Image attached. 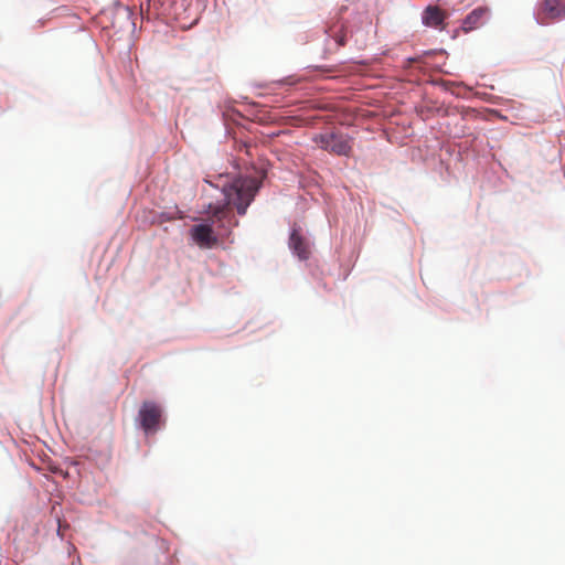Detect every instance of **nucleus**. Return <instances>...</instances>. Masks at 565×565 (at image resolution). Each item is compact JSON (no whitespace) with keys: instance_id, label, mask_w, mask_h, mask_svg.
Returning a JSON list of instances; mask_svg holds the SVG:
<instances>
[{"instance_id":"nucleus-1","label":"nucleus","mask_w":565,"mask_h":565,"mask_svg":"<svg viewBox=\"0 0 565 565\" xmlns=\"http://www.w3.org/2000/svg\"><path fill=\"white\" fill-rule=\"evenodd\" d=\"M259 182L254 178H237L231 184H223V203H209L204 214L209 215L207 222L191 227L190 236L202 249H212L220 242L231 237V230L238 225L231 213V205L235 206L238 215H244L250 205Z\"/></svg>"},{"instance_id":"nucleus-2","label":"nucleus","mask_w":565,"mask_h":565,"mask_svg":"<svg viewBox=\"0 0 565 565\" xmlns=\"http://www.w3.org/2000/svg\"><path fill=\"white\" fill-rule=\"evenodd\" d=\"M536 22L548 25L565 19V0H541L535 10Z\"/></svg>"},{"instance_id":"nucleus-3","label":"nucleus","mask_w":565,"mask_h":565,"mask_svg":"<svg viewBox=\"0 0 565 565\" xmlns=\"http://www.w3.org/2000/svg\"><path fill=\"white\" fill-rule=\"evenodd\" d=\"M312 140L317 145V147L322 148L338 156H349L351 151V145L349 139L341 134H317L313 136Z\"/></svg>"},{"instance_id":"nucleus-4","label":"nucleus","mask_w":565,"mask_h":565,"mask_svg":"<svg viewBox=\"0 0 565 565\" xmlns=\"http://www.w3.org/2000/svg\"><path fill=\"white\" fill-rule=\"evenodd\" d=\"M141 427L146 434L157 433L162 420V408L152 402H145L139 411Z\"/></svg>"},{"instance_id":"nucleus-5","label":"nucleus","mask_w":565,"mask_h":565,"mask_svg":"<svg viewBox=\"0 0 565 565\" xmlns=\"http://www.w3.org/2000/svg\"><path fill=\"white\" fill-rule=\"evenodd\" d=\"M446 13L438 7L429 6L423 11L422 21L427 28H444Z\"/></svg>"},{"instance_id":"nucleus-6","label":"nucleus","mask_w":565,"mask_h":565,"mask_svg":"<svg viewBox=\"0 0 565 565\" xmlns=\"http://www.w3.org/2000/svg\"><path fill=\"white\" fill-rule=\"evenodd\" d=\"M289 246L299 259H308L310 256V246L307 239L300 235L299 231L294 228L290 238Z\"/></svg>"},{"instance_id":"nucleus-7","label":"nucleus","mask_w":565,"mask_h":565,"mask_svg":"<svg viewBox=\"0 0 565 565\" xmlns=\"http://www.w3.org/2000/svg\"><path fill=\"white\" fill-rule=\"evenodd\" d=\"M489 15V9L486 7H478L476 10H472L465 18L462 23V29L468 32L473 29L479 28L483 24L484 19Z\"/></svg>"},{"instance_id":"nucleus-8","label":"nucleus","mask_w":565,"mask_h":565,"mask_svg":"<svg viewBox=\"0 0 565 565\" xmlns=\"http://www.w3.org/2000/svg\"><path fill=\"white\" fill-rule=\"evenodd\" d=\"M328 35L337 43L338 46H343L347 43V29L345 24L338 21L327 30Z\"/></svg>"}]
</instances>
